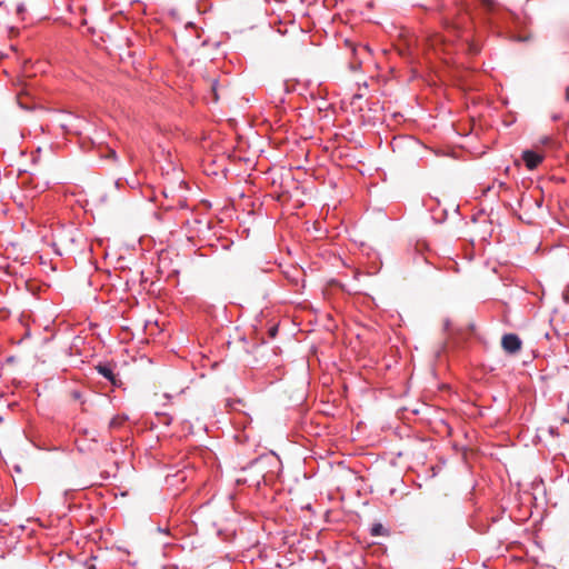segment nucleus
Returning a JSON list of instances; mask_svg holds the SVG:
<instances>
[{
    "instance_id": "obj_1",
    "label": "nucleus",
    "mask_w": 569,
    "mask_h": 569,
    "mask_svg": "<svg viewBox=\"0 0 569 569\" xmlns=\"http://www.w3.org/2000/svg\"><path fill=\"white\" fill-rule=\"evenodd\" d=\"M501 346L507 353L515 355L520 351L522 341L516 333H506L501 339Z\"/></svg>"
},
{
    "instance_id": "obj_2",
    "label": "nucleus",
    "mask_w": 569,
    "mask_h": 569,
    "mask_svg": "<svg viewBox=\"0 0 569 569\" xmlns=\"http://www.w3.org/2000/svg\"><path fill=\"white\" fill-rule=\"evenodd\" d=\"M96 370L99 375H101L104 379H107L112 386L119 387L121 381L118 379L117 375L113 371V366L109 362H99L96 366Z\"/></svg>"
},
{
    "instance_id": "obj_3",
    "label": "nucleus",
    "mask_w": 569,
    "mask_h": 569,
    "mask_svg": "<svg viewBox=\"0 0 569 569\" xmlns=\"http://www.w3.org/2000/svg\"><path fill=\"white\" fill-rule=\"evenodd\" d=\"M522 160L529 170L536 169L543 160V157L532 150H525L522 152Z\"/></svg>"
},
{
    "instance_id": "obj_4",
    "label": "nucleus",
    "mask_w": 569,
    "mask_h": 569,
    "mask_svg": "<svg viewBox=\"0 0 569 569\" xmlns=\"http://www.w3.org/2000/svg\"><path fill=\"white\" fill-rule=\"evenodd\" d=\"M84 120L79 118V117H74V116H71L69 114L68 116V121H61L60 122V127L66 130V131H73V132H78L82 127H81V123L83 122Z\"/></svg>"
},
{
    "instance_id": "obj_5",
    "label": "nucleus",
    "mask_w": 569,
    "mask_h": 569,
    "mask_svg": "<svg viewBox=\"0 0 569 569\" xmlns=\"http://www.w3.org/2000/svg\"><path fill=\"white\" fill-rule=\"evenodd\" d=\"M370 535L372 537H385L389 535V530L380 522H376L370 528Z\"/></svg>"
},
{
    "instance_id": "obj_6",
    "label": "nucleus",
    "mask_w": 569,
    "mask_h": 569,
    "mask_svg": "<svg viewBox=\"0 0 569 569\" xmlns=\"http://www.w3.org/2000/svg\"><path fill=\"white\" fill-rule=\"evenodd\" d=\"M77 234H78V231L77 230H73V229H70L66 232L62 233L61 238H60V241L61 242H70V243H74L76 240H77Z\"/></svg>"
},
{
    "instance_id": "obj_7",
    "label": "nucleus",
    "mask_w": 569,
    "mask_h": 569,
    "mask_svg": "<svg viewBox=\"0 0 569 569\" xmlns=\"http://www.w3.org/2000/svg\"><path fill=\"white\" fill-rule=\"evenodd\" d=\"M432 218H433V220H435L436 222L441 223V222H443V221L446 220V218H447V211H446V210H442L440 216H435V214H433V216H432Z\"/></svg>"
},
{
    "instance_id": "obj_8",
    "label": "nucleus",
    "mask_w": 569,
    "mask_h": 569,
    "mask_svg": "<svg viewBox=\"0 0 569 569\" xmlns=\"http://www.w3.org/2000/svg\"><path fill=\"white\" fill-rule=\"evenodd\" d=\"M277 333H278V326H277V325H272V326L268 329L269 338H271V339L276 338Z\"/></svg>"
},
{
    "instance_id": "obj_9",
    "label": "nucleus",
    "mask_w": 569,
    "mask_h": 569,
    "mask_svg": "<svg viewBox=\"0 0 569 569\" xmlns=\"http://www.w3.org/2000/svg\"><path fill=\"white\" fill-rule=\"evenodd\" d=\"M121 425V420L119 419V417H113L110 422H109V428L112 429V428H118L119 426Z\"/></svg>"
},
{
    "instance_id": "obj_10",
    "label": "nucleus",
    "mask_w": 569,
    "mask_h": 569,
    "mask_svg": "<svg viewBox=\"0 0 569 569\" xmlns=\"http://www.w3.org/2000/svg\"><path fill=\"white\" fill-rule=\"evenodd\" d=\"M217 86H218V80H216V79L212 80L211 89H212V92L214 93V100H218Z\"/></svg>"
},
{
    "instance_id": "obj_11",
    "label": "nucleus",
    "mask_w": 569,
    "mask_h": 569,
    "mask_svg": "<svg viewBox=\"0 0 569 569\" xmlns=\"http://www.w3.org/2000/svg\"><path fill=\"white\" fill-rule=\"evenodd\" d=\"M24 11H26V6H24V3H19V4L17 6V13L21 16Z\"/></svg>"
},
{
    "instance_id": "obj_12",
    "label": "nucleus",
    "mask_w": 569,
    "mask_h": 569,
    "mask_svg": "<svg viewBox=\"0 0 569 569\" xmlns=\"http://www.w3.org/2000/svg\"><path fill=\"white\" fill-rule=\"evenodd\" d=\"M282 87H283V91L286 93H288V92H290L292 90V88L289 87L288 81H283L282 82Z\"/></svg>"
},
{
    "instance_id": "obj_13",
    "label": "nucleus",
    "mask_w": 569,
    "mask_h": 569,
    "mask_svg": "<svg viewBox=\"0 0 569 569\" xmlns=\"http://www.w3.org/2000/svg\"><path fill=\"white\" fill-rule=\"evenodd\" d=\"M550 141H551V138H550V137H548V136L542 137V138L540 139V142H541L542 144H548Z\"/></svg>"
},
{
    "instance_id": "obj_14",
    "label": "nucleus",
    "mask_w": 569,
    "mask_h": 569,
    "mask_svg": "<svg viewBox=\"0 0 569 569\" xmlns=\"http://www.w3.org/2000/svg\"><path fill=\"white\" fill-rule=\"evenodd\" d=\"M260 461H261V458H256V459L250 461L249 466L250 467L256 466V465L260 463Z\"/></svg>"
},
{
    "instance_id": "obj_15",
    "label": "nucleus",
    "mask_w": 569,
    "mask_h": 569,
    "mask_svg": "<svg viewBox=\"0 0 569 569\" xmlns=\"http://www.w3.org/2000/svg\"><path fill=\"white\" fill-rule=\"evenodd\" d=\"M359 67H360V62H357V63H350V68H351L353 71L358 70V69H359Z\"/></svg>"
},
{
    "instance_id": "obj_16",
    "label": "nucleus",
    "mask_w": 569,
    "mask_h": 569,
    "mask_svg": "<svg viewBox=\"0 0 569 569\" xmlns=\"http://www.w3.org/2000/svg\"><path fill=\"white\" fill-rule=\"evenodd\" d=\"M529 39H530V37L527 36V37H519L517 40L518 41H528Z\"/></svg>"
},
{
    "instance_id": "obj_17",
    "label": "nucleus",
    "mask_w": 569,
    "mask_h": 569,
    "mask_svg": "<svg viewBox=\"0 0 569 569\" xmlns=\"http://www.w3.org/2000/svg\"><path fill=\"white\" fill-rule=\"evenodd\" d=\"M82 435L88 437L91 432L88 429L81 430Z\"/></svg>"
},
{
    "instance_id": "obj_18",
    "label": "nucleus",
    "mask_w": 569,
    "mask_h": 569,
    "mask_svg": "<svg viewBox=\"0 0 569 569\" xmlns=\"http://www.w3.org/2000/svg\"><path fill=\"white\" fill-rule=\"evenodd\" d=\"M110 157H112L113 159H117V153L114 150H110Z\"/></svg>"
},
{
    "instance_id": "obj_19",
    "label": "nucleus",
    "mask_w": 569,
    "mask_h": 569,
    "mask_svg": "<svg viewBox=\"0 0 569 569\" xmlns=\"http://www.w3.org/2000/svg\"><path fill=\"white\" fill-rule=\"evenodd\" d=\"M566 100L569 101V90L566 91Z\"/></svg>"
},
{
    "instance_id": "obj_20",
    "label": "nucleus",
    "mask_w": 569,
    "mask_h": 569,
    "mask_svg": "<svg viewBox=\"0 0 569 569\" xmlns=\"http://www.w3.org/2000/svg\"><path fill=\"white\" fill-rule=\"evenodd\" d=\"M91 440H92L93 442H97V436H96V435H93V436H92V438H91Z\"/></svg>"
},
{
    "instance_id": "obj_21",
    "label": "nucleus",
    "mask_w": 569,
    "mask_h": 569,
    "mask_svg": "<svg viewBox=\"0 0 569 569\" xmlns=\"http://www.w3.org/2000/svg\"><path fill=\"white\" fill-rule=\"evenodd\" d=\"M78 449H79V451H82V452L86 450V449H84V448H82L80 445H78Z\"/></svg>"
},
{
    "instance_id": "obj_22",
    "label": "nucleus",
    "mask_w": 569,
    "mask_h": 569,
    "mask_svg": "<svg viewBox=\"0 0 569 569\" xmlns=\"http://www.w3.org/2000/svg\"><path fill=\"white\" fill-rule=\"evenodd\" d=\"M247 480H241V479H237V482L240 483V482H246Z\"/></svg>"
},
{
    "instance_id": "obj_23",
    "label": "nucleus",
    "mask_w": 569,
    "mask_h": 569,
    "mask_svg": "<svg viewBox=\"0 0 569 569\" xmlns=\"http://www.w3.org/2000/svg\"><path fill=\"white\" fill-rule=\"evenodd\" d=\"M80 395L78 392L74 393V398H79Z\"/></svg>"
}]
</instances>
